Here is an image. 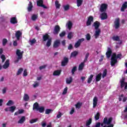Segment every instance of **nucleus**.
Instances as JSON below:
<instances>
[{"mask_svg":"<svg viewBox=\"0 0 127 127\" xmlns=\"http://www.w3.org/2000/svg\"><path fill=\"white\" fill-rule=\"evenodd\" d=\"M91 124H92V119L90 118L86 121V127H89Z\"/></svg>","mask_w":127,"mask_h":127,"instance_id":"obj_36","label":"nucleus"},{"mask_svg":"<svg viewBox=\"0 0 127 127\" xmlns=\"http://www.w3.org/2000/svg\"><path fill=\"white\" fill-rule=\"evenodd\" d=\"M38 18V16L37 14H33L31 16V19L33 21H36V20Z\"/></svg>","mask_w":127,"mask_h":127,"instance_id":"obj_29","label":"nucleus"},{"mask_svg":"<svg viewBox=\"0 0 127 127\" xmlns=\"http://www.w3.org/2000/svg\"><path fill=\"white\" fill-rule=\"evenodd\" d=\"M15 109H16V107L15 106H11V107H10L5 109L4 110L6 112H8V111H9V112H11V113H13V112H14V111L15 110Z\"/></svg>","mask_w":127,"mask_h":127,"instance_id":"obj_10","label":"nucleus"},{"mask_svg":"<svg viewBox=\"0 0 127 127\" xmlns=\"http://www.w3.org/2000/svg\"><path fill=\"white\" fill-rule=\"evenodd\" d=\"M74 108H72L70 112V115H73L74 114Z\"/></svg>","mask_w":127,"mask_h":127,"instance_id":"obj_63","label":"nucleus"},{"mask_svg":"<svg viewBox=\"0 0 127 127\" xmlns=\"http://www.w3.org/2000/svg\"><path fill=\"white\" fill-rule=\"evenodd\" d=\"M60 32V26L59 25H56L55 27L53 33L54 34H58L59 32Z\"/></svg>","mask_w":127,"mask_h":127,"instance_id":"obj_9","label":"nucleus"},{"mask_svg":"<svg viewBox=\"0 0 127 127\" xmlns=\"http://www.w3.org/2000/svg\"><path fill=\"white\" fill-rule=\"evenodd\" d=\"M67 91H68V88L67 87H65L64 89V91L63 92V95H66V94H67Z\"/></svg>","mask_w":127,"mask_h":127,"instance_id":"obj_50","label":"nucleus"},{"mask_svg":"<svg viewBox=\"0 0 127 127\" xmlns=\"http://www.w3.org/2000/svg\"><path fill=\"white\" fill-rule=\"evenodd\" d=\"M83 41H85V39L82 38V39H79L78 41L76 42V43L74 45V47H75V48H78V47H79V46L81 45V43H82Z\"/></svg>","mask_w":127,"mask_h":127,"instance_id":"obj_8","label":"nucleus"},{"mask_svg":"<svg viewBox=\"0 0 127 127\" xmlns=\"http://www.w3.org/2000/svg\"><path fill=\"white\" fill-rule=\"evenodd\" d=\"M7 43V40L6 39H3L2 40V45L5 46V45Z\"/></svg>","mask_w":127,"mask_h":127,"instance_id":"obj_45","label":"nucleus"},{"mask_svg":"<svg viewBox=\"0 0 127 127\" xmlns=\"http://www.w3.org/2000/svg\"><path fill=\"white\" fill-rule=\"evenodd\" d=\"M37 5L38 6H41L43 7V8H48L47 6H45V5L43 4V0H38L37 1Z\"/></svg>","mask_w":127,"mask_h":127,"instance_id":"obj_5","label":"nucleus"},{"mask_svg":"<svg viewBox=\"0 0 127 127\" xmlns=\"http://www.w3.org/2000/svg\"><path fill=\"white\" fill-rule=\"evenodd\" d=\"M36 42V40L35 39H30L29 40V43L30 45H33Z\"/></svg>","mask_w":127,"mask_h":127,"instance_id":"obj_30","label":"nucleus"},{"mask_svg":"<svg viewBox=\"0 0 127 127\" xmlns=\"http://www.w3.org/2000/svg\"><path fill=\"white\" fill-rule=\"evenodd\" d=\"M24 112V110L23 109L19 110V111L14 113L15 116H17V115H19V114H23Z\"/></svg>","mask_w":127,"mask_h":127,"instance_id":"obj_34","label":"nucleus"},{"mask_svg":"<svg viewBox=\"0 0 127 127\" xmlns=\"http://www.w3.org/2000/svg\"><path fill=\"white\" fill-rule=\"evenodd\" d=\"M106 55L107 58H110V57H111V55H112V50H111V48H108V50L106 53Z\"/></svg>","mask_w":127,"mask_h":127,"instance_id":"obj_15","label":"nucleus"},{"mask_svg":"<svg viewBox=\"0 0 127 127\" xmlns=\"http://www.w3.org/2000/svg\"><path fill=\"white\" fill-rule=\"evenodd\" d=\"M25 122V117H22L19 121H18V124H23Z\"/></svg>","mask_w":127,"mask_h":127,"instance_id":"obj_27","label":"nucleus"},{"mask_svg":"<svg viewBox=\"0 0 127 127\" xmlns=\"http://www.w3.org/2000/svg\"><path fill=\"white\" fill-rule=\"evenodd\" d=\"M52 112H53V110L52 109H46L45 114H46V115H49V114H50V113H52Z\"/></svg>","mask_w":127,"mask_h":127,"instance_id":"obj_42","label":"nucleus"},{"mask_svg":"<svg viewBox=\"0 0 127 127\" xmlns=\"http://www.w3.org/2000/svg\"><path fill=\"white\" fill-rule=\"evenodd\" d=\"M93 19H94V18L92 16H90L88 17V19L87 21L86 22L87 26H89V25H91V23H92V22H93Z\"/></svg>","mask_w":127,"mask_h":127,"instance_id":"obj_11","label":"nucleus"},{"mask_svg":"<svg viewBox=\"0 0 127 127\" xmlns=\"http://www.w3.org/2000/svg\"><path fill=\"white\" fill-rule=\"evenodd\" d=\"M72 48H73V46H72V44H69V45L68 47V49L69 50H71V49H72Z\"/></svg>","mask_w":127,"mask_h":127,"instance_id":"obj_62","label":"nucleus"},{"mask_svg":"<svg viewBox=\"0 0 127 127\" xmlns=\"http://www.w3.org/2000/svg\"><path fill=\"white\" fill-rule=\"evenodd\" d=\"M114 26L116 29H117V28H119V27H120V19L117 18L115 20Z\"/></svg>","mask_w":127,"mask_h":127,"instance_id":"obj_13","label":"nucleus"},{"mask_svg":"<svg viewBox=\"0 0 127 127\" xmlns=\"http://www.w3.org/2000/svg\"><path fill=\"white\" fill-rule=\"evenodd\" d=\"M72 25L73 24H72V22L69 21L66 24V28H68L69 30H71V28H72Z\"/></svg>","mask_w":127,"mask_h":127,"instance_id":"obj_17","label":"nucleus"},{"mask_svg":"<svg viewBox=\"0 0 127 127\" xmlns=\"http://www.w3.org/2000/svg\"><path fill=\"white\" fill-rule=\"evenodd\" d=\"M64 10H68L69 9V5H66L64 6Z\"/></svg>","mask_w":127,"mask_h":127,"instance_id":"obj_59","label":"nucleus"},{"mask_svg":"<svg viewBox=\"0 0 127 127\" xmlns=\"http://www.w3.org/2000/svg\"><path fill=\"white\" fill-rule=\"evenodd\" d=\"M107 76V69H105L104 70L103 74H102V77L105 78Z\"/></svg>","mask_w":127,"mask_h":127,"instance_id":"obj_51","label":"nucleus"},{"mask_svg":"<svg viewBox=\"0 0 127 127\" xmlns=\"http://www.w3.org/2000/svg\"><path fill=\"white\" fill-rule=\"evenodd\" d=\"M100 18H101V19L104 20V19H107V18H108V15H107L106 13H102L101 15H100Z\"/></svg>","mask_w":127,"mask_h":127,"instance_id":"obj_19","label":"nucleus"},{"mask_svg":"<svg viewBox=\"0 0 127 127\" xmlns=\"http://www.w3.org/2000/svg\"><path fill=\"white\" fill-rule=\"evenodd\" d=\"M0 58L1 59H2V62H4V61H5V56H4V55H2L0 56Z\"/></svg>","mask_w":127,"mask_h":127,"instance_id":"obj_53","label":"nucleus"},{"mask_svg":"<svg viewBox=\"0 0 127 127\" xmlns=\"http://www.w3.org/2000/svg\"><path fill=\"white\" fill-rule=\"evenodd\" d=\"M60 45V40H56L54 44V47L55 48H57Z\"/></svg>","mask_w":127,"mask_h":127,"instance_id":"obj_20","label":"nucleus"},{"mask_svg":"<svg viewBox=\"0 0 127 127\" xmlns=\"http://www.w3.org/2000/svg\"><path fill=\"white\" fill-rule=\"evenodd\" d=\"M84 63H81L78 66V70H81L83 69V68H84Z\"/></svg>","mask_w":127,"mask_h":127,"instance_id":"obj_41","label":"nucleus"},{"mask_svg":"<svg viewBox=\"0 0 127 127\" xmlns=\"http://www.w3.org/2000/svg\"><path fill=\"white\" fill-rule=\"evenodd\" d=\"M34 109L38 111L39 113H43L44 112V107H39L38 103H35L33 105Z\"/></svg>","mask_w":127,"mask_h":127,"instance_id":"obj_3","label":"nucleus"},{"mask_svg":"<svg viewBox=\"0 0 127 127\" xmlns=\"http://www.w3.org/2000/svg\"><path fill=\"white\" fill-rule=\"evenodd\" d=\"M101 127H103L104 126V124L102 123L101 124V123H98L96 124L95 127H101Z\"/></svg>","mask_w":127,"mask_h":127,"instance_id":"obj_47","label":"nucleus"},{"mask_svg":"<svg viewBox=\"0 0 127 127\" xmlns=\"http://www.w3.org/2000/svg\"><path fill=\"white\" fill-rule=\"evenodd\" d=\"M10 22L12 24H15L17 23V19H16V17H12L10 19Z\"/></svg>","mask_w":127,"mask_h":127,"instance_id":"obj_18","label":"nucleus"},{"mask_svg":"<svg viewBox=\"0 0 127 127\" xmlns=\"http://www.w3.org/2000/svg\"><path fill=\"white\" fill-rule=\"evenodd\" d=\"M89 54L88 53H87L86 54L84 62H86V61H87V60L88 59V57H89Z\"/></svg>","mask_w":127,"mask_h":127,"instance_id":"obj_56","label":"nucleus"},{"mask_svg":"<svg viewBox=\"0 0 127 127\" xmlns=\"http://www.w3.org/2000/svg\"><path fill=\"white\" fill-rule=\"evenodd\" d=\"M81 106H82V103L78 102L75 105V108H76V109H80L81 108Z\"/></svg>","mask_w":127,"mask_h":127,"instance_id":"obj_40","label":"nucleus"},{"mask_svg":"<svg viewBox=\"0 0 127 127\" xmlns=\"http://www.w3.org/2000/svg\"><path fill=\"white\" fill-rule=\"evenodd\" d=\"M107 7H108L107 4H102L100 8L101 12H104L106 11L107 10Z\"/></svg>","mask_w":127,"mask_h":127,"instance_id":"obj_6","label":"nucleus"},{"mask_svg":"<svg viewBox=\"0 0 127 127\" xmlns=\"http://www.w3.org/2000/svg\"><path fill=\"white\" fill-rule=\"evenodd\" d=\"M101 78H102V73H99L96 76V82H99L100 80H101Z\"/></svg>","mask_w":127,"mask_h":127,"instance_id":"obj_31","label":"nucleus"},{"mask_svg":"<svg viewBox=\"0 0 127 127\" xmlns=\"http://www.w3.org/2000/svg\"><path fill=\"white\" fill-rule=\"evenodd\" d=\"M113 40H115V41H119L120 40V38L118 36H114L113 38Z\"/></svg>","mask_w":127,"mask_h":127,"instance_id":"obj_54","label":"nucleus"},{"mask_svg":"<svg viewBox=\"0 0 127 127\" xmlns=\"http://www.w3.org/2000/svg\"><path fill=\"white\" fill-rule=\"evenodd\" d=\"M61 74V70H55L53 73L54 76H59Z\"/></svg>","mask_w":127,"mask_h":127,"instance_id":"obj_23","label":"nucleus"},{"mask_svg":"<svg viewBox=\"0 0 127 127\" xmlns=\"http://www.w3.org/2000/svg\"><path fill=\"white\" fill-rule=\"evenodd\" d=\"M55 5L57 8H60V4H59V1L58 0H56L55 1Z\"/></svg>","mask_w":127,"mask_h":127,"instance_id":"obj_43","label":"nucleus"},{"mask_svg":"<svg viewBox=\"0 0 127 127\" xmlns=\"http://www.w3.org/2000/svg\"><path fill=\"white\" fill-rule=\"evenodd\" d=\"M23 99L25 101V102H27V101L29 100V96H28V95L24 94Z\"/></svg>","mask_w":127,"mask_h":127,"instance_id":"obj_37","label":"nucleus"},{"mask_svg":"<svg viewBox=\"0 0 127 127\" xmlns=\"http://www.w3.org/2000/svg\"><path fill=\"white\" fill-rule=\"evenodd\" d=\"M72 80L73 79H72V77H69L66 78V84H71V83H72Z\"/></svg>","mask_w":127,"mask_h":127,"instance_id":"obj_35","label":"nucleus"},{"mask_svg":"<svg viewBox=\"0 0 127 127\" xmlns=\"http://www.w3.org/2000/svg\"><path fill=\"white\" fill-rule=\"evenodd\" d=\"M16 54L17 56V59L18 60H20L22 58V54H23V51L21 52L19 50H17ZM18 61H16L15 63H17L18 62Z\"/></svg>","mask_w":127,"mask_h":127,"instance_id":"obj_4","label":"nucleus"},{"mask_svg":"<svg viewBox=\"0 0 127 127\" xmlns=\"http://www.w3.org/2000/svg\"><path fill=\"white\" fill-rule=\"evenodd\" d=\"M37 121H38V119H32V120H30V123L31 124H34V123H36V122H37Z\"/></svg>","mask_w":127,"mask_h":127,"instance_id":"obj_46","label":"nucleus"},{"mask_svg":"<svg viewBox=\"0 0 127 127\" xmlns=\"http://www.w3.org/2000/svg\"><path fill=\"white\" fill-rule=\"evenodd\" d=\"M86 38L87 40H90V39H91V36L90 35V34H87L86 35Z\"/></svg>","mask_w":127,"mask_h":127,"instance_id":"obj_57","label":"nucleus"},{"mask_svg":"<svg viewBox=\"0 0 127 127\" xmlns=\"http://www.w3.org/2000/svg\"><path fill=\"white\" fill-rule=\"evenodd\" d=\"M127 7V1H126L122 5L121 11H125V10Z\"/></svg>","mask_w":127,"mask_h":127,"instance_id":"obj_26","label":"nucleus"},{"mask_svg":"<svg viewBox=\"0 0 127 127\" xmlns=\"http://www.w3.org/2000/svg\"><path fill=\"white\" fill-rule=\"evenodd\" d=\"M32 7H33V6H32V3L30 1L27 8L28 11H29V12L32 10Z\"/></svg>","mask_w":127,"mask_h":127,"instance_id":"obj_24","label":"nucleus"},{"mask_svg":"<svg viewBox=\"0 0 127 127\" xmlns=\"http://www.w3.org/2000/svg\"><path fill=\"white\" fill-rule=\"evenodd\" d=\"M77 55H78V52L74 51L71 53L70 57H75V56H77Z\"/></svg>","mask_w":127,"mask_h":127,"instance_id":"obj_38","label":"nucleus"},{"mask_svg":"<svg viewBox=\"0 0 127 127\" xmlns=\"http://www.w3.org/2000/svg\"><path fill=\"white\" fill-rule=\"evenodd\" d=\"M100 33L101 30L100 29H97V30H96L95 32L94 33V36L95 38H98Z\"/></svg>","mask_w":127,"mask_h":127,"instance_id":"obj_14","label":"nucleus"},{"mask_svg":"<svg viewBox=\"0 0 127 127\" xmlns=\"http://www.w3.org/2000/svg\"><path fill=\"white\" fill-rule=\"evenodd\" d=\"M122 58V54H119L117 55L116 53H114L111 57V66H115V64L118 62V59H121Z\"/></svg>","mask_w":127,"mask_h":127,"instance_id":"obj_1","label":"nucleus"},{"mask_svg":"<svg viewBox=\"0 0 127 127\" xmlns=\"http://www.w3.org/2000/svg\"><path fill=\"white\" fill-rule=\"evenodd\" d=\"M22 71H23L22 68L19 69L17 72V75H20V74H21V72H22Z\"/></svg>","mask_w":127,"mask_h":127,"instance_id":"obj_55","label":"nucleus"},{"mask_svg":"<svg viewBox=\"0 0 127 127\" xmlns=\"http://www.w3.org/2000/svg\"><path fill=\"white\" fill-rule=\"evenodd\" d=\"M76 69H77V67L76 66H74L72 70H71V72H72V74H74V73H75V71H76Z\"/></svg>","mask_w":127,"mask_h":127,"instance_id":"obj_60","label":"nucleus"},{"mask_svg":"<svg viewBox=\"0 0 127 127\" xmlns=\"http://www.w3.org/2000/svg\"><path fill=\"white\" fill-rule=\"evenodd\" d=\"M62 116V114L61 113L59 112V114L57 116V118H58V119H60V118H61Z\"/></svg>","mask_w":127,"mask_h":127,"instance_id":"obj_61","label":"nucleus"},{"mask_svg":"<svg viewBox=\"0 0 127 127\" xmlns=\"http://www.w3.org/2000/svg\"><path fill=\"white\" fill-rule=\"evenodd\" d=\"M74 36V33L72 32H70L68 33V35H67V38L68 39H71V38Z\"/></svg>","mask_w":127,"mask_h":127,"instance_id":"obj_32","label":"nucleus"},{"mask_svg":"<svg viewBox=\"0 0 127 127\" xmlns=\"http://www.w3.org/2000/svg\"><path fill=\"white\" fill-rule=\"evenodd\" d=\"M68 63V58H64V61L62 62V65L65 66Z\"/></svg>","mask_w":127,"mask_h":127,"instance_id":"obj_28","label":"nucleus"},{"mask_svg":"<svg viewBox=\"0 0 127 127\" xmlns=\"http://www.w3.org/2000/svg\"><path fill=\"white\" fill-rule=\"evenodd\" d=\"M66 34V32L65 31L62 32L60 34V37H63L65 36V35Z\"/></svg>","mask_w":127,"mask_h":127,"instance_id":"obj_52","label":"nucleus"},{"mask_svg":"<svg viewBox=\"0 0 127 127\" xmlns=\"http://www.w3.org/2000/svg\"><path fill=\"white\" fill-rule=\"evenodd\" d=\"M98 103V98L95 97L93 99V108H96L97 104Z\"/></svg>","mask_w":127,"mask_h":127,"instance_id":"obj_25","label":"nucleus"},{"mask_svg":"<svg viewBox=\"0 0 127 127\" xmlns=\"http://www.w3.org/2000/svg\"><path fill=\"white\" fill-rule=\"evenodd\" d=\"M27 75V70L26 69H25L23 72V76L24 77H26Z\"/></svg>","mask_w":127,"mask_h":127,"instance_id":"obj_58","label":"nucleus"},{"mask_svg":"<svg viewBox=\"0 0 127 127\" xmlns=\"http://www.w3.org/2000/svg\"><path fill=\"white\" fill-rule=\"evenodd\" d=\"M22 35V32L20 30H18L15 32V36L17 40H19L20 36Z\"/></svg>","mask_w":127,"mask_h":127,"instance_id":"obj_7","label":"nucleus"},{"mask_svg":"<svg viewBox=\"0 0 127 127\" xmlns=\"http://www.w3.org/2000/svg\"><path fill=\"white\" fill-rule=\"evenodd\" d=\"M43 41H47L46 43L47 47H50L52 42V39L51 38H49V35L48 34L44 35L43 36Z\"/></svg>","mask_w":127,"mask_h":127,"instance_id":"obj_2","label":"nucleus"},{"mask_svg":"<svg viewBox=\"0 0 127 127\" xmlns=\"http://www.w3.org/2000/svg\"><path fill=\"white\" fill-rule=\"evenodd\" d=\"M82 3H83L82 0H77V6H81Z\"/></svg>","mask_w":127,"mask_h":127,"instance_id":"obj_39","label":"nucleus"},{"mask_svg":"<svg viewBox=\"0 0 127 127\" xmlns=\"http://www.w3.org/2000/svg\"><path fill=\"white\" fill-rule=\"evenodd\" d=\"M93 26L94 27L96 30L99 29V26H100V22L96 21L94 23Z\"/></svg>","mask_w":127,"mask_h":127,"instance_id":"obj_21","label":"nucleus"},{"mask_svg":"<svg viewBox=\"0 0 127 127\" xmlns=\"http://www.w3.org/2000/svg\"><path fill=\"white\" fill-rule=\"evenodd\" d=\"M39 86V83L37 82H34V83L33 84V87L34 88H36V87H38Z\"/></svg>","mask_w":127,"mask_h":127,"instance_id":"obj_49","label":"nucleus"},{"mask_svg":"<svg viewBox=\"0 0 127 127\" xmlns=\"http://www.w3.org/2000/svg\"><path fill=\"white\" fill-rule=\"evenodd\" d=\"M119 101L121 102V101H122L124 103H125V102L127 101V96H124V94H122L121 95H120V96L119 97Z\"/></svg>","mask_w":127,"mask_h":127,"instance_id":"obj_12","label":"nucleus"},{"mask_svg":"<svg viewBox=\"0 0 127 127\" xmlns=\"http://www.w3.org/2000/svg\"><path fill=\"white\" fill-rule=\"evenodd\" d=\"M100 118V113H97L96 115H95V119L96 121H98Z\"/></svg>","mask_w":127,"mask_h":127,"instance_id":"obj_44","label":"nucleus"},{"mask_svg":"<svg viewBox=\"0 0 127 127\" xmlns=\"http://www.w3.org/2000/svg\"><path fill=\"white\" fill-rule=\"evenodd\" d=\"M42 127H46V123L45 122H42Z\"/></svg>","mask_w":127,"mask_h":127,"instance_id":"obj_64","label":"nucleus"},{"mask_svg":"<svg viewBox=\"0 0 127 127\" xmlns=\"http://www.w3.org/2000/svg\"><path fill=\"white\" fill-rule=\"evenodd\" d=\"M9 67V60H7L3 65V69H7Z\"/></svg>","mask_w":127,"mask_h":127,"instance_id":"obj_16","label":"nucleus"},{"mask_svg":"<svg viewBox=\"0 0 127 127\" xmlns=\"http://www.w3.org/2000/svg\"><path fill=\"white\" fill-rule=\"evenodd\" d=\"M13 104V102L11 100H9L6 103V106H11Z\"/></svg>","mask_w":127,"mask_h":127,"instance_id":"obj_48","label":"nucleus"},{"mask_svg":"<svg viewBox=\"0 0 127 127\" xmlns=\"http://www.w3.org/2000/svg\"><path fill=\"white\" fill-rule=\"evenodd\" d=\"M121 87L124 88L125 87V90L127 89V83L124 82V80L121 81Z\"/></svg>","mask_w":127,"mask_h":127,"instance_id":"obj_22","label":"nucleus"},{"mask_svg":"<svg viewBox=\"0 0 127 127\" xmlns=\"http://www.w3.org/2000/svg\"><path fill=\"white\" fill-rule=\"evenodd\" d=\"M94 77V75L91 74L88 78L87 80V83L88 84H90V83H91V82H92V80H93V78Z\"/></svg>","mask_w":127,"mask_h":127,"instance_id":"obj_33","label":"nucleus"}]
</instances>
